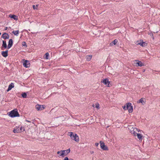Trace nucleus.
Wrapping results in <instances>:
<instances>
[{"instance_id":"nucleus-1","label":"nucleus","mask_w":160,"mask_h":160,"mask_svg":"<svg viewBox=\"0 0 160 160\" xmlns=\"http://www.w3.org/2000/svg\"><path fill=\"white\" fill-rule=\"evenodd\" d=\"M68 135L70 136L72 139L74 140L77 142H79V138L78 136L76 134L73 133L72 132H68Z\"/></svg>"},{"instance_id":"nucleus-2","label":"nucleus","mask_w":160,"mask_h":160,"mask_svg":"<svg viewBox=\"0 0 160 160\" xmlns=\"http://www.w3.org/2000/svg\"><path fill=\"white\" fill-rule=\"evenodd\" d=\"M8 115L12 118L19 117L20 116L17 109H14L10 111L9 112Z\"/></svg>"},{"instance_id":"nucleus-3","label":"nucleus","mask_w":160,"mask_h":160,"mask_svg":"<svg viewBox=\"0 0 160 160\" xmlns=\"http://www.w3.org/2000/svg\"><path fill=\"white\" fill-rule=\"evenodd\" d=\"M127 110H128L129 113H132L133 111L132 106L130 102H128L126 103Z\"/></svg>"},{"instance_id":"nucleus-4","label":"nucleus","mask_w":160,"mask_h":160,"mask_svg":"<svg viewBox=\"0 0 160 160\" xmlns=\"http://www.w3.org/2000/svg\"><path fill=\"white\" fill-rule=\"evenodd\" d=\"M100 145L101 148L103 150H108V149L107 146L105 145L104 142L102 141L100 142Z\"/></svg>"},{"instance_id":"nucleus-5","label":"nucleus","mask_w":160,"mask_h":160,"mask_svg":"<svg viewBox=\"0 0 160 160\" xmlns=\"http://www.w3.org/2000/svg\"><path fill=\"white\" fill-rule=\"evenodd\" d=\"M57 154H59V157H64L67 154H65V150H61L60 151H58L57 152Z\"/></svg>"},{"instance_id":"nucleus-6","label":"nucleus","mask_w":160,"mask_h":160,"mask_svg":"<svg viewBox=\"0 0 160 160\" xmlns=\"http://www.w3.org/2000/svg\"><path fill=\"white\" fill-rule=\"evenodd\" d=\"M138 42V44L140 45L142 47H145L147 45V43H146V42H143L142 40L138 41L137 42Z\"/></svg>"},{"instance_id":"nucleus-7","label":"nucleus","mask_w":160,"mask_h":160,"mask_svg":"<svg viewBox=\"0 0 160 160\" xmlns=\"http://www.w3.org/2000/svg\"><path fill=\"white\" fill-rule=\"evenodd\" d=\"M45 107L44 105H40L37 104L36 106V108L38 110H43Z\"/></svg>"},{"instance_id":"nucleus-8","label":"nucleus","mask_w":160,"mask_h":160,"mask_svg":"<svg viewBox=\"0 0 160 160\" xmlns=\"http://www.w3.org/2000/svg\"><path fill=\"white\" fill-rule=\"evenodd\" d=\"M8 46H7L6 41L5 40L2 41V44L1 47V49L2 50L4 49L7 48Z\"/></svg>"},{"instance_id":"nucleus-9","label":"nucleus","mask_w":160,"mask_h":160,"mask_svg":"<svg viewBox=\"0 0 160 160\" xmlns=\"http://www.w3.org/2000/svg\"><path fill=\"white\" fill-rule=\"evenodd\" d=\"M23 66L26 68H28L30 66V64L29 61L27 60H25L23 64Z\"/></svg>"},{"instance_id":"nucleus-10","label":"nucleus","mask_w":160,"mask_h":160,"mask_svg":"<svg viewBox=\"0 0 160 160\" xmlns=\"http://www.w3.org/2000/svg\"><path fill=\"white\" fill-rule=\"evenodd\" d=\"M135 62H136L135 63L136 65L137 66H142L144 65V63L138 60H136Z\"/></svg>"},{"instance_id":"nucleus-11","label":"nucleus","mask_w":160,"mask_h":160,"mask_svg":"<svg viewBox=\"0 0 160 160\" xmlns=\"http://www.w3.org/2000/svg\"><path fill=\"white\" fill-rule=\"evenodd\" d=\"M13 44V40L12 39H10L8 42V44L7 49H9L12 46Z\"/></svg>"},{"instance_id":"nucleus-12","label":"nucleus","mask_w":160,"mask_h":160,"mask_svg":"<svg viewBox=\"0 0 160 160\" xmlns=\"http://www.w3.org/2000/svg\"><path fill=\"white\" fill-rule=\"evenodd\" d=\"M101 82H102L103 84L105 85H107L108 84L107 87H109V84L110 83V82L108 81V78H106L104 79L103 81H101Z\"/></svg>"},{"instance_id":"nucleus-13","label":"nucleus","mask_w":160,"mask_h":160,"mask_svg":"<svg viewBox=\"0 0 160 160\" xmlns=\"http://www.w3.org/2000/svg\"><path fill=\"white\" fill-rule=\"evenodd\" d=\"M8 50H6L5 51H3L1 52L2 55L4 57H6L8 56Z\"/></svg>"},{"instance_id":"nucleus-14","label":"nucleus","mask_w":160,"mask_h":160,"mask_svg":"<svg viewBox=\"0 0 160 160\" xmlns=\"http://www.w3.org/2000/svg\"><path fill=\"white\" fill-rule=\"evenodd\" d=\"M2 38H3L4 39H7L9 38V36L8 34L6 33H4L2 34Z\"/></svg>"},{"instance_id":"nucleus-15","label":"nucleus","mask_w":160,"mask_h":160,"mask_svg":"<svg viewBox=\"0 0 160 160\" xmlns=\"http://www.w3.org/2000/svg\"><path fill=\"white\" fill-rule=\"evenodd\" d=\"M118 42V40L116 39H115L113 41H112L110 43V46H113L114 45H115Z\"/></svg>"},{"instance_id":"nucleus-16","label":"nucleus","mask_w":160,"mask_h":160,"mask_svg":"<svg viewBox=\"0 0 160 160\" xmlns=\"http://www.w3.org/2000/svg\"><path fill=\"white\" fill-rule=\"evenodd\" d=\"M9 16L10 18H13L15 20H17L18 19V16L15 15L10 14Z\"/></svg>"},{"instance_id":"nucleus-17","label":"nucleus","mask_w":160,"mask_h":160,"mask_svg":"<svg viewBox=\"0 0 160 160\" xmlns=\"http://www.w3.org/2000/svg\"><path fill=\"white\" fill-rule=\"evenodd\" d=\"M14 87V85L13 83H11L9 85L8 88V90H7V91H8L11 90Z\"/></svg>"},{"instance_id":"nucleus-18","label":"nucleus","mask_w":160,"mask_h":160,"mask_svg":"<svg viewBox=\"0 0 160 160\" xmlns=\"http://www.w3.org/2000/svg\"><path fill=\"white\" fill-rule=\"evenodd\" d=\"M144 99L145 100V101H144L143 100V98H142L140 99H139L138 101L137 102L142 103V105H143L144 104V103H145V102H146L145 99L144 98Z\"/></svg>"},{"instance_id":"nucleus-19","label":"nucleus","mask_w":160,"mask_h":160,"mask_svg":"<svg viewBox=\"0 0 160 160\" xmlns=\"http://www.w3.org/2000/svg\"><path fill=\"white\" fill-rule=\"evenodd\" d=\"M19 127H16L13 130V132L15 133L16 132H20V130H19Z\"/></svg>"},{"instance_id":"nucleus-20","label":"nucleus","mask_w":160,"mask_h":160,"mask_svg":"<svg viewBox=\"0 0 160 160\" xmlns=\"http://www.w3.org/2000/svg\"><path fill=\"white\" fill-rule=\"evenodd\" d=\"M137 135L138 138L139 140H142V136L141 134L138 133Z\"/></svg>"},{"instance_id":"nucleus-21","label":"nucleus","mask_w":160,"mask_h":160,"mask_svg":"<svg viewBox=\"0 0 160 160\" xmlns=\"http://www.w3.org/2000/svg\"><path fill=\"white\" fill-rule=\"evenodd\" d=\"M92 56V55H88L86 56V60L88 61H89L91 59Z\"/></svg>"},{"instance_id":"nucleus-22","label":"nucleus","mask_w":160,"mask_h":160,"mask_svg":"<svg viewBox=\"0 0 160 160\" xmlns=\"http://www.w3.org/2000/svg\"><path fill=\"white\" fill-rule=\"evenodd\" d=\"M12 33H13L15 35L18 36L19 33V30L13 31L12 32Z\"/></svg>"},{"instance_id":"nucleus-23","label":"nucleus","mask_w":160,"mask_h":160,"mask_svg":"<svg viewBox=\"0 0 160 160\" xmlns=\"http://www.w3.org/2000/svg\"><path fill=\"white\" fill-rule=\"evenodd\" d=\"M22 96L23 98H27V93L24 92L22 93Z\"/></svg>"},{"instance_id":"nucleus-24","label":"nucleus","mask_w":160,"mask_h":160,"mask_svg":"<svg viewBox=\"0 0 160 160\" xmlns=\"http://www.w3.org/2000/svg\"><path fill=\"white\" fill-rule=\"evenodd\" d=\"M49 54L48 52H47L45 55V58L48 59Z\"/></svg>"},{"instance_id":"nucleus-25","label":"nucleus","mask_w":160,"mask_h":160,"mask_svg":"<svg viewBox=\"0 0 160 160\" xmlns=\"http://www.w3.org/2000/svg\"><path fill=\"white\" fill-rule=\"evenodd\" d=\"M131 132L132 134H133L134 135V136H136L138 133L135 132V131H134L133 130L132 131H131Z\"/></svg>"},{"instance_id":"nucleus-26","label":"nucleus","mask_w":160,"mask_h":160,"mask_svg":"<svg viewBox=\"0 0 160 160\" xmlns=\"http://www.w3.org/2000/svg\"><path fill=\"white\" fill-rule=\"evenodd\" d=\"M19 130H20V132L24 131L25 130V129L24 128V127H21Z\"/></svg>"},{"instance_id":"nucleus-27","label":"nucleus","mask_w":160,"mask_h":160,"mask_svg":"<svg viewBox=\"0 0 160 160\" xmlns=\"http://www.w3.org/2000/svg\"><path fill=\"white\" fill-rule=\"evenodd\" d=\"M22 45L23 46H25V47H27L26 43L25 42H22Z\"/></svg>"},{"instance_id":"nucleus-28","label":"nucleus","mask_w":160,"mask_h":160,"mask_svg":"<svg viewBox=\"0 0 160 160\" xmlns=\"http://www.w3.org/2000/svg\"><path fill=\"white\" fill-rule=\"evenodd\" d=\"M65 151V152H66L67 153V154H68L70 152V148H69L68 149L66 150H64Z\"/></svg>"},{"instance_id":"nucleus-29","label":"nucleus","mask_w":160,"mask_h":160,"mask_svg":"<svg viewBox=\"0 0 160 160\" xmlns=\"http://www.w3.org/2000/svg\"><path fill=\"white\" fill-rule=\"evenodd\" d=\"M149 34L150 35V36L151 37L152 39H154V37L153 36V35L152 32H151L149 33Z\"/></svg>"},{"instance_id":"nucleus-30","label":"nucleus","mask_w":160,"mask_h":160,"mask_svg":"<svg viewBox=\"0 0 160 160\" xmlns=\"http://www.w3.org/2000/svg\"><path fill=\"white\" fill-rule=\"evenodd\" d=\"M122 108H123V109L124 110H127V106H126V104H125L124 106H122Z\"/></svg>"},{"instance_id":"nucleus-31","label":"nucleus","mask_w":160,"mask_h":160,"mask_svg":"<svg viewBox=\"0 0 160 160\" xmlns=\"http://www.w3.org/2000/svg\"><path fill=\"white\" fill-rule=\"evenodd\" d=\"M63 160H73L72 159H69V158L67 157H65L64 158V159Z\"/></svg>"},{"instance_id":"nucleus-32","label":"nucleus","mask_w":160,"mask_h":160,"mask_svg":"<svg viewBox=\"0 0 160 160\" xmlns=\"http://www.w3.org/2000/svg\"><path fill=\"white\" fill-rule=\"evenodd\" d=\"M33 8L34 9H37V8L35 7V6L34 5H33Z\"/></svg>"},{"instance_id":"nucleus-33","label":"nucleus","mask_w":160,"mask_h":160,"mask_svg":"<svg viewBox=\"0 0 160 160\" xmlns=\"http://www.w3.org/2000/svg\"><path fill=\"white\" fill-rule=\"evenodd\" d=\"M96 108H99V104H97L96 105Z\"/></svg>"},{"instance_id":"nucleus-34","label":"nucleus","mask_w":160,"mask_h":160,"mask_svg":"<svg viewBox=\"0 0 160 160\" xmlns=\"http://www.w3.org/2000/svg\"><path fill=\"white\" fill-rule=\"evenodd\" d=\"M98 145H99V143H95V146H97V147L98 146Z\"/></svg>"},{"instance_id":"nucleus-35","label":"nucleus","mask_w":160,"mask_h":160,"mask_svg":"<svg viewBox=\"0 0 160 160\" xmlns=\"http://www.w3.org/2000/svg\"><path fill=\"white\" fill-rule=\"evenodd\" d=\"M26 122H31L30 121H29L28 120H26Z\"/></svg>"},{"instance_id":"nucleus-36","label":"nucleus","mask_w":160,"mask_h":160,"mask_svg":"<svg viewBox=\"0 0 160 160\" xmlns=\"http://www.w3.org/2000/svg\"><path fill=\"white\" fill-rule=\"evenodd\" d=\"M8 29V27H5V28L4 29V30H6Z\"/></svg>"},{"instance_id":"nucleus-37","label":"nucleus","mask_w":160,"mask_h":160,"mask_svg":"<svg viewBox=\"0 0 160 160\" xmlns=\"http://www.w3.org/2000/svg\"><path fill=\"white\" fill-rule=\"evenodd\" d=\"M90 153L91 154H92L94 153V152L93 151H90Z\"/></svg>"}]
</instances>
